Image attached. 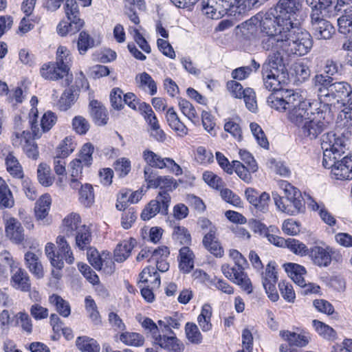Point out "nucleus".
<instances>
[{
    "instance_id": "nucleus-48",
    "label": "nucleus",
    "mask_w": 352,
    "mask_h": 352,
    "mask_svg": "<svg viewBox=\"0 0 352 352\" xmlns=\"http://www.w3.org/2000/svg\"><path fill=\"white\" fill-rule=\"evenodd\" d=\"M7 170L14 177L21 178L23 177L22 167L14 153L5 159Z\"/></svg>"
},
{
    "instance_id": "nucleus-14",
    "label": "nucleus",
    "mask_w": 352,
    "mask_h": 352,
    "mask_svg": "<svg viewBox=\"0 0 352 352\" xmlns=\"http://www.w3.org/2000/svg\"><path fill=\"white\" fill-rule=\"evenodd\" d=\"M51 203V197L47 194L42 195L36 203L34 208L35 217L36 219L41 221L43 225L49 224L47 217L49 213Z\"/></svg>"
},
{
    "instance_id": "nucleus-2",
    "label": "nucleus",
    "mask_w": 352,
    "mask_h": 352,
    "mask_svg": "<svg viewBox=\"0 0 352 352\" xmlns=\"http://www.w3.org/2000/svg\"><path fill=\"white\" fill-rule=\"evenodd\" d=\"M267 102L276 111H287V120L298 128L299 135L305 140L317 139L329 125L326 112L312 111L311 102L294 91L272 94Z\"/></svg>"
},
{
    "instance_id": "nucleus-61",
    "label": "nucleus",
    "mask_w": 352,
    "mask_h": 352,
    "mask_svg": "<svg viewBox=\"0 0 352 352\" xmlns=\"http://www.w3.org/2000/svg\"><path fill=\"white\" fill-rule=\"evenodd\" d=\"M262 283L263 286L275 285L277 281L276 272L274 266L268 263L265 272L262 274Z\"/></svg>"
},
{
    "instance_id": "nucleus-23",
    "label": "nucleus",
    "mask_w": 352,
    "mask_h": 352,
    "mask_svg": "<svg viewBox=\"0 0 352 352\" xmlns=\"http://www.w3.org/2000/svg\"><path fill=\"white\" fill-rule=\"evenodd\" d=\"M25 265L29 271L37 278L44 276L43 267L38 256L31 252L25 254Z\"/></svg>"
},
{
    "instance_id": "nucleus-5",
    "label": "nucleus",
    "mask_w": 352,
    "mask_h": 352,
    "mask_svg": "<svg viewBox=\"0 0 352 352\" xmlns=\"http://www.w3.org/2000/svg\"><path fill=\"white\" fill-rule=\"evenodd\" d=\"M170 196L167 191H160L155 199L151 200L143 209L141 213V218L144 220H149L154 217L157 213L167 214Z\"/></svg>"
},
{
    "instance_id": "nucleus-51",
    "label": "nucleus",
    "mask_w": 352,
    "mask_h": 352,
    "mask_svg": "<svg viewBox=\"0 0 352 352\" xmlns=\"http://www.w3.org/2000/svg\"><path fill=\"white\" fill-rule=\"evenodd\" d=\"M313 324L318 333L325 339L334 340L336 338V333L333 328L326 324L314 320Z\"/></svg>"
},
{
    "instance_id": "nucleus-10",
    "label": "nucleus",
    "mask_w": 352,
    "mask_h": 352,
    "mask_svg": "<svg viewBox=\"0 0 352 352\" xmlns=\"http://www.w3.org/2000/svg\"><path fill=\"white\" fill-rule=\"evenodd\" d=\"M335 160L332 166H323L326 168L331 169V174L336 179H352V160L348 157H344L342 160L338 155H335Z\"/></svg>"
},
{
    "instance_id": "nucleus-60",
    "label": "nucleus",
    "mask_w": 352,
    "mask_h": 352,
    "mask_svg": "<svg viewBox=\"0 0 352 352\" xmlns=\"http://www.w3.org/2000/svg\"><path fill=\"white\" fill-rule=\"evenodd\" d=\"M202 177L204 182L213 188L220 190L223 187L224 183L221 178L212 172L206 171L203 173Z\"/></svg>"
},
{
    "instance_id": "nucleus-22",
    "label": "nucleus",
    "mask_w": 352,
    "mask_h": 352,
    "mask_svg": "<svg viewBox=\"0 0 352 352\" xmlns=\"http://www.w3.org/2000/svg\"><path fill=\"white\" fill-rule=\"evenodd\" d=\"M179 267L184 273L190 272L194 267L195 255L192 251L187 246L179 250Z\"/></svg>"
},
{
    "instance_id": "nucleus-50",
    "label": "nucleus",
    "mask_w": 352,
    "mask_h": 352,
    "mask_svg": "<svg viewBox=\"0 0 352 352\" xmlns=\"http://www.w3.org/2000/svg\"><path fill=\"white\" fill-rule=\"evenodd\" d=\"M16 324L20 327L24 332L30 334L32 332L33 324L31 318L25 311L17 313L15 316Z\"/></svg>"
},
{
    "instance_id": "nucleus-4",
    "label": "nucleus",
    "mask_w": 352,
    "mask_h": 352,
    "mask_svg": "<svg viewBox=\"0 0 352 352\" xmlns=\"http://www.w3.org/2000/svg\"><path fill=\"white\" fill-rule=\"evenodd\" d=\"M344 140L333 132L324 134L321 138V147L323 150L322 166H332L335 155L341 157L344 153Z\"/></svg>"
},
{
    "instance_id": "nucleus-9",
    "label": "nucleus",
    "mask_w": 352,
    "mask_h": 352,
    "mask_svg": "<svg viewBox=\"0 0 352 352\" xmlns=\"http://www.w3.org/2000/svg\"><path fill=\"white\" fill-rule=\"evenodd\" d=\"M299 3L298 0H280L275 7L272 8L276 9L277 14L283 19V23L288 28V25L293 28V26H299L297 23H294L291 16L296 13L298 10Z\"/></svg>"
},
{
    "instance_id": "nucleus-42",
    "label": "nucleus",
    "mask_w": 352,
    "mask_h": 352,
    "mask_svg": "<svg viewBox=\"0 0 352 352\" xmlns=\"http://www.w3.org/2000/svg\"><path fill=\"white\" fill-rule=\"evenodd\" d=\"M142 157L147 164V166L160 169L164 168V158H162L160 155L149 149H146L143 151Z\"/></svg>"
},
{
    "instance_id": "nucleus-33",
    "label": "nucleus",
    "mask_w": 352,
    "mask_h": 352,
    "mask_svg": "<svg viewBox=\"0 0 352 352\" xmlns=\"http://www.w3.org/2000/svg\"><path fill=\"white\" fill-rule=\"evenodd\" d=\"M115 338H117L125 345L135 347L142 346L144 342V338L143 336L135 332L124 331L120 334H117Z\"/></svg>"
},
{
    "instance_id": "nucleus-38",
    "label": "nucleus",
    "mask_w": 352,
    "mask_h": 352,
    "mask_svg": "<svg viewBox=\"0 0 352 352\" xmlns=\"http://www.w3.org/2000/svg\"><path fill=\"white\" fill-rule=\"evenodd\" d=\"M76 344L81 352H99L100 346L93 338L87 336H80L77 338Z\"/></svg>"
},
{
    "instance_id": "nucleus-11",
    "label": "nucleus",
    "mask_w": 352,
    "mask_h": 352,
    "mask_svg": "<svg viewBox=\"0 0 352 352\" xmlns=\"http://www.w3.org/2000/svg\"><path fill=\"white\" fill-rule=\"evenodd\" d=\"M11 280L10 283L13 287L22 292H28L30 289L31 283L30 277L25 270L14 265L10 269Z\"/></svg>"
},
{
    "instance_id": "nucleus-7",
    "label": "nucleus",
    "mask_w": 352,
    "mask_h": 352,
    "mask_svg": "<svg viewBox=\"0 0 352 352\" xmlns=\"http://www.w3.org/2000/svg\"><path fill=\"white\" fill-rule=\"evenodd\" d=\"M221 272L227 278L240 285L248 294L252 292V286L244 272V267L236 266L235 264L234 266H230V265L225 263L221 265Z\"/></svg>"
},
{
    "instance_id": "nucleus-32",
    "label": "nucleus",
    "mask_w": 352,
    "mask_h": 352,
    "mask_svg": "<svg viewBox=\"0 0 352 352\" xmlns=\"http://www.w3.org/2000/svg\"><path fill=\"white\" fill-rule=\"evenodd\" d=\"M285 270L289 274L291 278L295 283L300 287L305 285L304 276L306 274V270L303 266L296 263H287L285 265Z\"/></svg>"
},
{
    "instance_id": "nucleus-1",
    "label": "nucleus",
    "mask_w": 352,
    "mask_h": 352,
    "mask_svg": "<svg viewBox=\"0 0 352 352\" xmlns=\"http://www.w3.org/2000/svg\"><path fill=\"white\" fill-rule=\"evenodd\" d=\"M280 16L276 9L271 8L265 13L256 14L243 25L250 33L259 28L261 33L267 36L261 43L266 51H284L297 56L307 54L312 47L310 34L299 26L292 28L288 25V28H285Z\"/></svg>"
},
{
    "instance_id": "nucleus-56",
    "label": "nucleus",
    "mask_w": 352,
    "mask_h": 352,
    "mask_svg": "<svg viewBox=\"0 0 352 352\" xmlns=\"http://www.w3.org/2000/svg\"><path fill=\"white\" fill-rule=\"evenodd\" d=\"M94 150V148L91 144L86 143L82 147L78 157L76 159L83 163L84 166H89L92 163Z\"/></svg>"
},
{
    "instance_id": "nucleus-59",
    "label": "nucleus",
    "mask_w": 352,
    "mask_h": 352,
    "mask_svg": "<svg viewBox=\"0 0 352 352\" xmlns=\"http://www.w3.org/2000/svg\"><path fill=\"white\" fill-rule=\"evenodd\" d=\"M280 292L283 298L289 302H294L296 295L294 288L288 282L281 281L278 283Z\"/></svg>"
},
{
    "instance_id": "nucleus-44",
    "label": "nucleus",
    "mask_w": 352,
    "mask_h": 352,
    "mask_svg": "<svg viewBox=\"0 0 352 352\" xmlns=\"http://www.w3.org/2000/svg\"><path fill=\"white\" fill-rule=\"evenodd\" d=\"M91 242V234L85 225H82L76 232V244L81 250L87 248Z\"/></svg>"
},
{
    "instance_id": "nucleus-26",
    "label": "nucleus",
    "mask_w": 352,
    "mask_h": 352,
    "mask_svg": "<svg viewBox=\"0 0 352 352\" xmlns=\"http://www.w3.org/2000/svg\"><path fill=\"white\" fill-rule=\"evenodd\" d=\"M279 335L290 345L299 347L305 346L310 340L309 336L305 333H296L289 331H281Z\"/></svg>"
},
{
    "instance_id": "nucleus-35",
    "label": "nucleus",
    "mask_w": 352,
    "mask_h": 352,
    "mask_svg": "<svg viewBox=\"0 0 352 352\" xmlns=\"http://www.w3.org/2000/svg\"><path fill=\"white\" fill-rule=\"evenodd\" d=\"M54 63L69 74L72 63L70 51L65 46H59L56 51V61Z\"/></svg>"
},
{
    "instance_id": "nucleus-45",
    "label": "nucleus",
    "mask_w": 352,
    "mask_h": 352,
    "mask_svg": "<svg viewBox=\"0 0 352 352\" xmlns=\"http://www.w3.org/2000/svg\"><path fill=\"white\" fill-rule=\"evenodd\" d=\"M76 144L71 136L66 137L58 145L56 155L63 158L67 157L76 148Z\"/></svg>"
},
{
    "instance_id": "nucleus-41",
    "label": "nucleus",
    "mask_w": 352,
    "mask_h": 352,
    "mask_svg": "<svg viewBox=\"0 0 352 352\" xmlns=\"http://www.w3.org/2000/svg\"><path fill=\"white\" fill-rule=\"evenodd\" d=\"M179 107L182 113L188 118L193 124L199 122L198 114L193 105L187 100L179 99Z\"/></svg>"
},
{
    "instance_id": "nucleus-40",
    "label": "nucleus",
    "mask_w": 352,
    "mask_h": 352,
    "mask_svg": "<svg viewBox=\"0 0 352 352\" xmlns=\"http://www.w3.org/2000/svg\"><path fill=\"white\" fill-rule=\"evenodd\" d=\"M50 304L56 307L57 311L63 317L70 315L71 309L69 303L57 294H52L49 297Z\"/></svg>"
},
{
    "instance_id": "nucleus-55",
    "label": "nucleus",
    "mask_w": 352,
    "mask_h": 352,
    "mask_svg": "<svg viewBox=\"0 0 352 352\" xmlns=\"http://www.w3.org/2000/svg\"><path fill=\"white\" fill-rule=\"evenodd\" d=\"M285 248H287L295 254L301 256L308 254L309 252L305 244L294 239H287V245Z\"/></svg>"
},
{
    "instance_id": "nucleus-37",
    "label": "nucleus",
    "mask_w": 352,
    "mask_h": 352,
    "mask_svg": "<svg viewBox=\"0 0 352 352\" xmlns=\"http://www.w3.org/2000/svg\"><path fill=\"white\" fill-rule=\"evenodd\" d=\"M14 204V198L8 186L0 178V208H12Z\"/></svg>"
},
{
    "instance_id": "nucleus-34",
    "label": "nucleus",
    "mask_w": 352,
    "mask_h": 352,
    "mask_svg": "<svg viewBox=\"0 0 352 352\" xmlns=\"http://www.w3.org/2000/svg\"><path fill=\"white\" fill-rule=\"evenodd\" d=\"M314 34L318 39H329L334 32V28L327 20L320 21L314 23L312 25Z\"/></svg>"
},
{
    "instance_id": "nucleus-6",
    "label": "nucleus",
    "mask_w": 352,
    "mask_h": 352,
    "mask_svg": "<svg viewBox=\"0 0 352 352\" xmlns=\"http://www.w3.org/2000/svg\"><path fill=\"white\" fill-rule=\"evenodd\" d=\"M38 111L35 107H32L30 112V124L32 133L35 138H39L42 133L49 131L56 124L57 117L56 114L50 111L45 112L38 124L37 122Z\"/></svg>"
},
{
    "instance_id": "nucleus-53",
    "label": "nucleus",
    "mask_w": 352,
    "mask_h": 352,
    "mask_svg": "<svg viewBox=\"0 0 352 352\" xmlns=\"http://www.w3.org/2000/svg\"><path fill=\"white\" fill-rule=\"evenodd\" d=\"M76 99V95L72 88L69 87L65 89L58 103L59 109L61 111L67 110L74 104Z\"/></svg>"
},
{
    "instance_id": "nucleus-18",
    "label": "nucleus",
    "mask_w": 352,
    "mask_h": 352,
    "mask_svg": "<svg viewBox=\"0 0 352 352\" xmlns=\"http://www.w3.org/2000/svg\"><path fill=\"white\" fill-rule=\"evenodd\" d=\"M307 204L313 211H318L321 219L330 226L336 224L335 217L327 210L322 202H317L312 197L307 195Z\"/></svg>"
},
{
    "instance_id": "nucleus-16",
    "label": "nucleus",
    "mask_w": 352,
    "mask_h": 352,
    "mask_svg": "<svg viewBox=\"0 0 352 352\" xmlns=\"http://www.w3.org/2000/svg\"><path fill=\"white\" fill-rule=\"evenodd\" d=\"M277 185L284 192L287 200L293 199L295 206L294 210L297 211L296 208H299L298 207L300 206V199H302L300 191L285 180H278Z\"/></svg>"
},
{
    "instance_id": "nucleus-31",
    "label": "nucleus",
    "mask_w": 352,
    "mask_h": 352,
    "mask_svg": "<svg viewBox=\"0 0 352 352\" xmlns=\"http://www.w3.org/2000/svg\"><path fill=\"white\" fill-rule=\"evenodd\" d=\"M202 11L208 17L212 19L220 18L226 10L221 7L220 3L216 2L214 0H208L202 1Z\"/></svg>"
},
{
    "instance_id": "nucleus-12",
    "label": "nucleus",
    "mask_w": 352,
    "mask_h": 352,
    "mask_svg": "<svg viewBox=\"0 0 352 352\" xmlns=\"http://www.w3.org/2000/svg\"><path fill=\"white\" fill-rule=\"evenodd\" d=\"M153 344L173 352H182L184 349L183 343L175 336H166L160 334L155 336Z\"/></svg>"
},
{
    "instance_id": "nucleus-54",
    "label": "nucleus",
    "mask_w": 352,
    "mask_h": 352,
    "mask_svg": "<svg viewBox=\"0 0 352 352\" xmlns=\"http://www.w3.org/2000/svg\"><path fill=\"white\" fill-rule=\"evenodd\" d=\"M233 163V170L237 174V175L246 183H250L252 181L251 173L255 171L250 170L248 168V166L243 164L242 162L238 160H234Z\"/></svg>"
},
{
    "instance_id": "nucleus-63",
    "label": "nucleus",
    "mask_w": 352,
    "mask_h": 352,
    "mask_svg": "<svg viewBox=\"0 0 352 352\" xmlns=\"http://www.w3.org/2000/svg\"><path fill=\"white\" fill-rule=\"evenodd\" d=\"M22 148L23 152L29 158H32L33 160H36L38 158L39 155L38 146L32 137L28 142L24 143Z\"/></svg>"
},
{
    "instance_id": "nucleus-28",
    "label": "nucleus",
    "mask_w": 352,
    "mask_h": 352,
    "mask_svg": "<svg viewBox=\"0 0 352 352\" xmlns=\"http://www.w3.org/2000/svg\"><path fill=\"white\" fill-rule=\"evenodd\" d=\"M140 282L152 289H157L160 285V278L153 267H145L140 274Z\"/></svg>"
},
{
    "instance_id": "nucleus-47",
    "label": "nucleus",
    "mask_w": 352,
    "mask_h": 352,
    "mask_svg": "<svg viewBox=\"0 0 352 352\" xmlns=\"http://www.w3.org/2000/svg\"><path fill=\"white\" fill-rule=\"evenodd\" d=\"M80 202L85 207H90L94 202V194L91 185L85 184L79 190Z\"/></svg>"
},
{
    "instance_id": "nucleus-46",
    "label": "nucleus",
    "mask_w": 352,
    "mask_h": 352,
    "mask_svg": "<svg viewBox=\"0 0 352 352\" xmlns=\"http://www.w3.org/2000/svg\"><path fill=\"white\" fill-rule=\"evenodd\" d=\"M185 333L189 342L199 344L202 342L203 336L198 327L192 322H187L185 326Z\"/></svg>"
},
{
    "instance_id": "nucleus-8",
    "label": "nucleus",
    "mask_w": 352,
    "mask_h": 352,
    "mask_svg": "<svg viewBox=\"0 0 352 352\" xmlns=\"http://www.w3.org/2000/svg\"><path fill=\"white\" fill-rule=\"evenodd\" d=\"M337 5L344 12L338 19V31L352 42V0H338Z\"/></svg>"
},
{
    "instance_id": "nucleus-20",
    "label": "nucleus",
    "mask_w": 352,
    "mask_h": 352,
    "mask_svg": "<svg viewBox=\"0 0 352 352\" xmlns=\"http://www.w3.org/2000/svg\"><path fill=\"white\" fill-rule=\"evenodd\" d=\"M272 197L277 208L281 212H285L287 214L296 215L301 212H303L305 210V206L302 199H300V206L298 207L299 208H296L297 211H294V208H295V206L293 202V199L287 200V204H285L283 202V198L280 197L277 192H272Z\"/></svg>"
},
{
    "instance_id": "nucleus-19",
    "label": "nucleus",
    "mask_w": 352,
    "mask_h": 352,
    "mask_svg": "<svg viewBox=\"0 0 352 352\" xmlns=\"http://www.w3.org/2000/svg\"><path fill=\"white\" fill-rule=\"evenodd\" d=\"M308 254L313 263L319 267H327L331 262V254L320 246L311 248Z\"/></svg>"
},
{
    "instance_id": "nucleus-49",
    "label": "nucleus",
    "mask_w": 352,
    "mask_h": 352,
    "mask_svg": "<svg viewBox=\"0 0 352 352\" xmlns=\"http://www.w3.org/2000/svg\"><path fill=\"white\" fill-rule=\"evenodd\" d=\"M139 87L143 89L148 88L151 95L157 93V85L152 77L147 73L143 72L136 77Z\"/></svg>"
},
{
    "instance_id": "nucleus-36",
    "label": "nucleus",
    "mask_w": 352,
    "mask_h": 352,
    "mask_svg": "<svg viewBox=\"0 0 352 352\" xmlns=\"http://www.w3.org/2000/svg\"><path fill=\"white\" fill-rule=\"evenodd\" d=\"M212 315V309L208 304L203 305L201 313L197 317V322L201 329L204 332L209 331L212 329L211 317Z\"/></svg>"
},
{
    "instance_id": "nucleus-24",
    "label": "nucleus",
    "mask_w": 352,
    "mask_h": 352,
    "mask_svg": "<svg viewBox=\"0 0 352 352\" xmlns=\"http://www.w3.org/2000/svg\"><path fill=\"white\" fill-rule=\"evenodd\" d=\"M352 93V89L346 82H335L327 87V92L324 94L325 96L333 95L340 100L347 98Z\"/></svg>"
},
{
    "instance_id": "nucleus-21",
    "label": "nucleus",
    "mask_w": 352,
    "mask_h": 352,
    "mask_svg": "<svg viewBox=\"0 0 352 352\" xmlns=\"http://www.w3.org/2000/svg\"><path fill=\"white\" fill-rule=\"evenodd\" d=\"M56 244L58 246V250L56 252V258L60 259V261H65V262L71 265L74 261V256L72 251L71 247L69 246L65 237L63 236H58L56 238Z\"/></svg>"
},
{
    "instance_id": "nucleus-57",
    "label": "nucleus",
    "mask_w": 352,
    "mask_h": 352,
    "mask_svg": "<svg viewBox=\"0 0 352 352\" xmlns=\"http://www.w3.org/2000/svg\"><path fill=\"white\" fill-rule=\"evenodd\" d=\"M140 109L144 119L148 124L151 129L158 126L160 125L157 117L148 104L143 102L140 104Z\"/></svg>"
},
{
    "instance_id": "nucleus-15",
    "label": "nucleus",
    "mask_w": 352,
    "mask_h": 352,
    "mask_svg": "<svg viewBox=\"0 0 352 352\" xmlns=\"http://www.w3.org/2000/svg\"><path fill=\"white\" fill-rule=\"evenodd\" d=\"M41 76L45 80H57L68 74L54 62H49L42 65L40 69Z\"/></svg>"
},
{
    "instance_id": "nucleus-17",
    "label": "nucleus",
    "mask_w": 352,
    "mask_h": 352,
    "mask_svg": "<svg viewBox=\"0 0 352 352\" xmlns=\"http://www.w3.org/2000/svg\"><path fill=\"white\" fill-rule=\"evenodd\" d=\"M166 119L169 126L180 137L186 136L188 133L187 126L180 120L173 107L168 109Z\"/></svg>"
},
{
    "instance_id": "nucleus-64",
    "label": "nucleus",
    "mask_w": 352,
    "mask_h": 352,
    "mask_svg": "<svg viewBox=\"0 0 352 352\" xmlns=\"http://www.w3.org/2000/svg\"><path fill=\"white\" fill-rule=\"evenodd\" d=\"M87 258L89 263L96 269L101 270L104 261L96 249L90 248L87 251Z\"/></svg>"
},
{
    "instance_id": "nucleus-29",
    "label": "nucleus",
    "mask_w": 352,
    "mask_h": 352,
    "mask_svg": "<svg viewBox=\"0 0 352 352\" xmlns=\"http://www.w3.org/2000/svg\"><path fill=\"white\" fill-rule=\"evenodd\" d=\"M135 244V241L132 238L120 243L114 250V260L120 263L124 261L129 256Z\"/></svg>"
},
{
    "instance_id": "nucleus-27",
    "label": "nucleus",
    "mask_w": 352,
    "mask_h": 352,
    "mask_svg": "<svg viewBox=\"0 0 352 352\" xmlns=\"http://www.w3.org/2000/svg\"><path fill=\"white\" fill-rule=\"evenodd\" d=\"M90 113L96 124L98 126L105 125L107 123V111L97 100H92L89 104Z\"/></svg>"
},
{
    "instance_id": "nucleus-62",
    "label": "nucleus",
    "mask_w": 352,
    "mask_h": 352,
    "mask_svg": "<svg viewBox=\"0 0 352 352\" xmlns=\"http://www.w3.org/2000/svg\"><path fill=\"white\" fill-rule=\"evenodd\" d=\"M73 129L78 134H85L89 129V124L88 121L82 116H75L72 120Z\"/></svg>"
},
{
    "instance_id": "nucleus-25",
    "label": "nucleus",
    "mask_w": 352,
    "mask_h": 352,
    "mask_svg": "<svg viewBox=\"0 0 352 352\" xmlns=\"http://www.w3.org/2000/svg\"><path fill=\"white\" fill-rule=\"evenodd\" d=\"M31 137V133L29 131L23 130L21 127L20 119L17 120L16 118L14 131L10 138L13 146L15 148L23 147L24 143L28 142Z\"/></svg>"
},
{
    "instance_id": "nucleus-58",
    "label": "nucleus",
    "mask_w": 352,
    "mask_h": 352,
    "mask_svg": "<svg viewBox=\"0 0 352 352\" xmlns=\"http://www.w3.org/2000/svg\"><path fill=\"white\" fill-rule=\"evenodd\" d=\"M54 248L55 245L54 243H47L45 248V254L53 267L61 270L64 267V262L60 261V259L56 258V252L54 251Z\"/></svg>"
},
{
    "instance_id": "nucleus-13",
    "label": "nucleus",
    "mask_w": 352,
    "mask_h": 352,
    "mask_svg": "<svg viewBox=\"0 0 352 352\" xmlns=\"http://www.w3.org/2000/svg\"><path fill=\"white\" fill-rule=\"evenodd\" d=\"M6 234L12 242L20 244L24 239L23 229L14 218H10L6 223Z\"/></svg>"
},
{
    "instance_id": "nucleus-30",
    "label": "nucleus",
    "mask_w": 352,
    "mask_h": 352,
    "mask_svg": "<svg viewBox=\"0 0 352 352\" xmlns=\"http://www.w3.org/2000/svg\"><path fill=\"white\" fill-rule=\"evenodd\" d=\"M80 217L77 213H70L63 221V232L67 236H73L75 231H78L80 226Z\"/></svg>"
},
{
    "instance_id": "nucleus-52",
    "label": "nucleus",
    "mask_w": 352,
    "mask_h": 352,
    "mask_svg": "<svg viewBox=\"0 0 352 352\" xmlns=\"http://www.w3.org/2000/svg\"><path fill=\"white\" fill-rule=\"evenodd\" d=\"M173 238L182 245H189L191 242V236L187 229L179 226L173 227Z\"/></svg>"
},
{
    "instance_id": "nucleus-3",
    "label": "nucleus",
    "mask_w": 352,
    "mask_h": 352,
    "mask_svg": "<svg viewBox=\"0 0 352 352\" xmlns=\"http://www.w3.org/2000/svg\"><path fill=\"white\" fill-rule=\"evenodd\" d=\"M292 54L284 51L270 52L267 61L263 65L262 74L265 87L274 94L285 91L280 90L282 83H284L287 76L286 65L288 56ZM286 91H289L286 89Z\"/></svg>"
},
{
    "instance_id": "nucleus-39",
    "label": "nucleus",
    "mask_w": 352,
    "mask_h": 352,
    "mask_svg": "<svg viewBox=\"0 0 352 352\" xmlns=\"http://www.w3.org/2000/svg\"><path fill=\"white\" fill-rule=\"evenodd\" d=\"M37 177L39 183L44 186H50L54 182V177L51 174L50 167L45 163L38 165Z\"/></svg>"
},
{
    "instance_id": "nucleus-43",
    "label": "nucleus",
    "mask_w": 352,
    "mask_h": 352,
    "mask_svg": "<svg viewBox=\"0 0 352 352\" xmlns=\"http://www.w3.org/2000/svg\"><path fill=\"white\" fill-rule=\"evenodd\" d=\"M95 46L94 39L85 31L79 34L77 41V47L80 54H85L87 50Z\"/></svg>"
}]
</instances>
